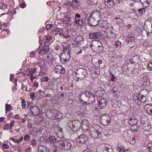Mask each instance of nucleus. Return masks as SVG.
<instances>
[{
	"label": "nucleus",
	"mask_w": 152,
	"mask_h": 152,
	"mask_svg": "<svg viewBox=\"0 0 152 152\" xmlns=\"http://www.w3.org/2000/svg\"><path fill=\"white\" fill-rule=\"evenodd\" d=\"M148 93V91L146 89H144L140 91L139 95L142 96H145Z\"/></svg>",
	"instance_id": "24"
},
{
	"label": "nucleus",
	"mask_w": 152,
	"mask_h": 152,
	"mask_svg": "<svg viewBox=\"0 0 152 152\" xmlns=\"http://www.w3.org/2000/svg\"><path fill=\"white\" fill-rule=\"evenodd\" d=\"M131 132L129 130H126L124 131L123 134V137L125 138H128L130 137V134L129 132Z\"/></svg>",
	"instance_id": "27"
},
{
	"label": "nucleus",
	"mask_w": 152,
	"mask_h": 152,
	"mask_svg": "<svg viewBox=\"0 0 152 152\" xmlns=\"http://www.w3.org/2000/svg\"><path fill=\"white\" fill-rule=\"evenodd\" d=\"M55 144L57 148L60 149H64V150H69L71 148L72 145L69 142L67 141L62 140Z\"/></svg>",
	"instance_id": "3"
},
{
	"label": "nucleus",
	"mask_w": 152,
	"mask_h": 152,
	"mask_svg": "<svg viewBox=\"0 0 152 152\" xmlns=\"http://www.w3.org/2000/svg\"><path fill=\"white\" fill-rule=\"evenodd\" d=\"M84 41V39L82 36H78L73 40L72 43L73 46L75 47L79 46L83 43Z\"/></svg>",
	"instance_id": "10"
},
{
	"label": "nucleus",
	"mask_w": 152,
	"mask_h": 152,
	"mask_svg": "<svg viewBox=\"0 0 152 152\" xmlns=\"http://www.w3.org/2000/svg\"><path fill=\"white\" fill-rule=\"evenodd\" d=\"M101 34L99 32H91L88 34V36L91 39H100L101 37Z\"/></svg>",
	"instance_id": "15"
},
{
	"label": "nucleus",
	"mask_w": 152,
	"mask_h": 152,
	"mask_svg": "<svg viewBox=\"0 0 152 152\" xmlns=\"http://www.w3.org/2000/svg\"><path fill=\"white\" fill-rule=\"evenodd\" d=\"M10 125L9 124H6L4 126L3 128L5 130H7L9 129V127L10 128Z\"/></svg>",
	"instance_id": "41"
},
{
	"label": "nucleus",
	"mask_w": 152,
	"mask_h": 152,
	"mask_svg": "<svg viewBox=\"0 0 152 152\" xmlns=\"http://www.w3.org/2000/svg\"><path fill=\"white\" fill-rule=\"evenodd\" d=\"M81 123L79 121H74L69 122L68 124V126L74 131H77L81 127Z\"/></svg>",
	"instance_id": "5"
},
{
	"label": "nucleus",
	"mask_w": 152,
	"mask_h": 152,
	"mask_svg": "<svg viewBox=\"0 0 152 152\" xmlns=\"http://www.w3.org/2000/svg\"><path fill=\"white\" fill-rule=\"evenodd\" d=\"M30 145H31L33 146H35L37 145V142L36 140L33 139L30 141Z\"/></svg>",
	"instance_id": "33"
},
{
	"label": "nucleus",
	"mask_w": 152,
	"mask_h": 152,
	"mask_svg": "<svg viewBox=\"0 0 152 152\" xmlns=\"http://www.w3.org/2000/svg\"><path fill=\"white\" fill-rule=\"evenodd\" d=\"M133 99L135 102H137L138 103V101H139V97L137 96H135L133 97Z\"/></svg>",
	"instance_id": "43"
},
{
	"label": "nucleus",
	"mask_w": 152,
	"mask_h": 152,
	"mask_svg": "<svg viewBox=\"0 0 152 152\" xmlns=\"http://www.w3.org/2000/svg\"><path fill=\"white\" fill-rule=\"evenodd\" d=\"M41 80V81L47 82L48 80V77L45 76L42 77Z\"/></svg>",
	"instance_id": "40"
},
{
	"label": "nucleus",
	"mask_w": 152,
	"mask_h": 152,
	"mask_svg": "<svg viewBox=\"0 0 152 152\" xmlns=\"http://www.w3.org/2000/svg\"><path fill=\"white\" fill-rule=\"evenodd\" d=\"M30 110L31 113L34 116H37L39 114L40 109L37 106H30Z\"/></svg>",
	"instance_id": "13"
},
{
	"label": "nucleus",
	"mask_w": 152,
	"mask_h": 152,
	"mask_svg": "<svg viewBox=\"0 0 152 152\" xmlns=\"http://www.w3.org/2000/svg\"><path fill=\"white\" fill-rule=\"evenodd\" d=\"M2 5L1 6V9H5L7 8V5L4 4H1Z\"/></svg>",
	"instance_id": "50"
},
{
	"label": "nucleus",
	"mask_w": 152,
	"mask_h": 152,
	"mask_svg": "<svg viewBox=\"0 0 152 152\" xmlns=\"http://www.w3.org/2000/svg\"><path fill=\"white\" fill-rule=\"evenodd\" d=\"M144 27L145 28L146 30L148 31L149 34L152 32V24L150 23H145Z\"/></svg>",
	"instance_id": "19"
},
{
	"label": "nucleus",
	"mask_w": 152,
	"mask_h": 152,
	"mask_svg": "<svg viewBox=\"0 0 152 152\" xmlns=\"http://www.w3.org/2000/svg\"><path fill=\"white\" fill-rule=\"evenodd\" d=\"M23 137H22L20 138L19 139H18L17 140H18V143H19L20 142L23 140Z\"/></svg>",
	"instance_id": "60"
},
{
	"label": "nucleus",
	"mask_w": 152,
	"mask_h": 152,
	"mask_svg": "<svg viewBox=\"0 0 152 152\" xmlns=\"http://www.w3.org/2000/svg\"><path fill=\"white\" fill-rule=\"evenodd\" d=\"M111 121V118L109 115L106 114H103L101 115L100 118L101 123L104 126H107L109 124Z\"/></svg>",
	"instance_id": "9"
},
{
	"label": "nucleus",
	"mask_w": 152,
	"mask_h": 152,
	"mask_svg": "<svg viewBox=\"0 0 152 152\" xmlns=\"http://www.w3.org/2000/svg\"><path fill=\"white\" fill-rule=\"evenodd\" d=\"M38 82H35L34 83H33V86L36 88H37L38 87Z\"/></svg>",
	"instance_id": "53"
},
{
	"label": "nucleus",
	"mask_w": 152,
	"mask_h": 152,
	"mask_svg": "<svg viewBox=\"0 0 152 152\" xmlns=\"http://www.w3.org/2000/svg\"><path fill=\"white\" fill-rule=\"evenodd\" d=\"M145 125H146V124H143V127H144L145 130L147 131L149 130L151 128V126L148 124L146 126H145Z\"/></svg>",
	"instance_id": "34"
},
{
	"label": "nucleus",
	"mask_w": 152,
	"mask_h": 152,
	"mask_svg": "<svg viewBox=\"0 0 152 152\" xmlns=\"http://www.w3.org/2000/svg\"><path fill=\"white\" fill-rule=\"evenodd\" d=\"M38 151L39 152H49L50 150L46 146L41 145L39 146Z\"/></svg>",
	"instance_id": "21"
},
{
	"label": "nucleus",
	"mask_w": 152,
	"mask_h": 152,
	"mask_svg": "<svg viewBox=\"0 0 152 152\" xmlns=\"http://www.w3.org/2000/svg\"><path fill=\"white\" fill-rule=\"evenodd\" d=\"M139 13L141 14H145L146 11L145 9L144 8H142L141 9H139L138 10Z\"/></svg>",
	"instance_id": "31"
},
{
	"label": "nucleus",
	"mask_w": 152,
	"mask_h": 152,
	"mask_svg": "<svg viewBox=\"0 0 152 152\" xmlns=\"http://www.w3.org/2000/svg\"><path fill=\"white\" fill-rule=\"evenodd\" d=\"M146 108L147 107L146 111L150 115L152 114V106L149 104L145 106Z\"/></svg>",
	"instance_id": "25"
},
{
	"label": "nucleus",
	"mask_w": 152,
	"mask_h": 152,
	"mask_svg": "<svg viewBox=\"0 0 152 152\" xmlns=\"http://www.w3.org/2000/svg\"><path fill=\"white\" fill-rule=\"evenodd\" d=\"M86 126H88L89 123L88 121L87 120H84L83 121L81 125H83Z\"/></svg>",
	"instance_id": "37"
},
{
	"label": "nucleus",
	"mask_w": 152,
	"mask_h": 152,
	"mask_svg": "<svg viewBox=\"0 0 152 152\" xmlns=\"http://www.w3.org/2000/svg\"><path fill=\"white\" fill-rule=\"evenodd\" d=\"M87 110H84L83 109H80V110L78 112V113L81 114L82 115H84Z\"/></svg>",
	"instance_id": "35"
},
{
	"label": "nucleus",
	"mask_w": 152,
	"mask_h": 152,
	"mask_svg": "<svg viewBox=\"0 0 152 152\" xmlns=\"http://www.w3.org/2000/svg\"><path fill=\"white\" fill-rule=\"evenodd\" d=\"M111 91L113 92L114 95L116 96L117 95V92H118V88L116 87H114L112 89Z\"/></svg>",
	"instance_id": "30"
},
{
	"label": "nucleus",
	"mask_w": 152,
	"mask_h": 152,
	"mask_svg": "<svg viewBox=\"0 0 152 152\" xmlns=\"http://www.w3.org/2000/svg\"><path fill=\"white\" fill-rule=\"evenodd\" d=\"M46 38L45 39V42H49L52 39V37L50 36H46Z\"/></svg>",
	"instance_id": "36"
},
{
	"label": "nucleus",
	"mask_w": 152,
	"mask_h": 152,
	"mask_svg": "<svg viewBox=\"0 0 152 152\" xmlns=\"http://www.w3.org/2000/svg\"><path fill=\"white\" fill-rule=\"evenodd\" d=\"M52 26V25L51 24H47L46 25V29L47 30H49Z\"/></svg>",
	"instance_id": "49"
},
{
	"label": "nucleus",
	"mask_w": 152,
	"mask_h": 152,
	"mask_svg": "<svg viewBox=\"0 0 152 152\" xmlns=\"http://www.w3.org/2000/svg\"><path fill=\"white\" fill-rule=\"evenodd\" d=\"M90 47L94 52L97 53L102 52L104 48L102 43L99 40H95L90 45Z\"/></svg>",
	"instance_id": "2"
},
{
	"label": "nucleus",
	"mask_w": 152,
	"mask_h": 152,
	"mask_svg": "<svg viewBox=\"0 0 152 152\" xmlns=\"http://www.w3.org/2000/svg\"><path fill=\"white\" fill-rule=\"evenodd\" d=\"M74 19V23L77 24L78 26H84L86 24V19L84 18H81V15L78 13H76L75 15Z\"/></svg>",
	"instance_id": "7"
},
{
	"label": "nucleus",
	"mask_w": 152,
	"mask_h": 152,
	"mask_svg": "<svg viewBox=\"0 0 152 152\" xmlns=\"http://www.w3.org/2000/svg\"><path fill=\"white\" fill-rule=\"evenodd\" d=\"M90 15L97 20L99 19L101 17L100 12L97 11H93Z\"/></svg>",
	"instance_id": "20"
},
{
	"label": "nucleus",
	"mask_w": 152,
	"mask_h": 152,
	"mask_svg": "<svg viewBox=\"0 0 152 152\" xmlns=\"http://www.w3.org/2000/svg\"><path fill=\"white\" fill-rule=\"evenodd\" d=\"M49 49V46L48 45H45L42 47V54H45L46 53L48 52Z\"/></svg>",
	"instance_id": "28"
},
{
	"label": "nucleus",
	"mask_w": 152,
	"mask_h": 152,
	"mask_svg": "<svg viewBox=\"0 0 152 152\" xmlns=\"http://www.w3.org/2000/svg\"><path fill=\"white\" fill-rule=\"evenodd\" d=\"M118 152H128V150L125 149L124 147L121 145L119 146V144L117 145V147Z\"/></svg>",
	"instance_id": "23"
},
{
	"label": "nucleus",
	"mask_w": 152,
	"mask_h": 152,
	"mask_svg": "<svg viewBox=\"0 0 152 152\" xmlns=\"http://www.w3.org/2000/svg\"><path fill=\"white\" fill-rule=\"evenodd\" d=\"M30 97L32 98H34L35 97V96L34 95V93H31L30 94Z\"/></svg>",
	"instance_id": "61"
},
{
	"label": "nucleus",
	"mask_w": 152,
	"mask_h": 152,
	"mask_svg": "<svg viewBox=\"0 0 152 152\" xmlns=\"http://www.w3.org/2000/svg\"><path fill=\"white\" fill-rule=\"evenodd\" d=\"M39 141L41 144H46L49 142L48 138L45 136L41 137L39 139Z\"/></svg>",
	"instance_id": "18"
},
{
	"label": "nucleus",
	"mask_w": 152,
	"mask_h": 152,
	"mask_svg": "<svg viewBox=\"0 0 152 152\" xmlns=\"http://www.w3.org/2000/svg\"><path fill=\"white\" fill-rule=\"evenodd\" d=\"M79 97L80 102H83L84 105L93 103L95 100V95L90 91L88 90L81 92Z\"/></svg>",
	"instance_id": "1"
},
{
	"label": "nucleus",
	"mask_w": 152,
	"mask_h": 152,
	"mask_svg": "<svg viewBox=\"0 0 152 152\" xmlns=\"http://www.w3.org/2000/svg\"><path fill=\"white\" fill-rule=\"evenodd\" d=\"M88 136L84 134L79 136L76 139L77 142L79 143L84 144L87 143L88 141Z\"/></svg>",
	"instance_id": "11"
},
{
	"label": "nucleus",
	"mask_w": 152,
	"mask_h": 152,
	"mask_svg": "<svg viewBox=\"0 0 152 152\" xmlns=\"http://www.w3.org/2000/svg\"><path fill=\"white\" fill-rule=\"evenodd\" d=\"M127 38H133V34H130L128 35Z\"/></svg>",
	"instance_id": "58"
},
{
	"label": "nucleus",
	"mask_w": 152,
	"mask_h": 152,
	"mask_svg": "<svg viewBox=\"0 0 152 152\" xmlns=\"http://www.w3.org/2000/svg\"><path fill=\"white\" fill-rule=\"evenodd\" d=\"M128 123L129 125L132 126L135 124H137V120L134 118H130L128 119Z\"/></svg>",
	"instance_id": "22"
},
{
	"label": "nucleus",
	"mask_w": 152,
	"mask_h": 152,
	"mask_svg": "<svg viewBox=\"0 0 152 152\" xmlns=\"http://www.w3.org/2000/svg\"><path fill=\"white\" fill-rule=\"evenodd\" d=\"M112 77L111 79V80L113 81H115V79H116V78L114 76V75L112 74Z\"/></svg>",
	"instance_id": "55"
},
{
	"label": "nucleus",
	"mask_w": 152,
	"mask_h": 152,
	"mask_svg": "<svg viewBox=\"0 0 152 152\" xmlns=\"http://www.w3.org/2000/svg\"><path fill=\"white\" fill-rule=\"evenodd\" d=\"M82 152H94V151L89 149L87 148L84 150Z\"/></svg>",
	"instance_id": "54"
},
{
	"label": "nucleus",
	"mask_w": 152,
	"mask_h": 152,
	"mask_svg": "<svg viewBox=\"0 0 152 152\" xmlns=\"http://www.w3.org/2000/svg\"><path fill=\"white\" fill-rule=\"evenodd\" d=\"M98 130L94 127L90 128L89 131L91 137L93 138H98L101 137V129L100 127Z\"/></svg>",
	"instance_id": "6"
},
{
	"label": "nucleus",
	"mask_w": 152,
	"mask_h": 152,
	"mask_svg": "<svg viewBox=\"0 0 152 152\" xmlns=\"http://www.w3.org/2000/svg\"><path fill=\"white\" fill-rule=\"evenodd\" d=\"M96 95L98 97H102L105 93V91L103 88H98L94 91Z\"/></svg>",
	"instance_id": "16"
},
{
	"label": "nucleus",
	"mask_w": 152,
	"mask_h": 152,
	"mask_svg": "<svg viewBox=\"0 0 152 152\" xmlns=\"http://www.w3.org/2000/svg\"><path fill=\"white\" fill-rule=\"evenodd\" d=\"M22 106L23 108H24L26 106V104L25 103V100L23 99L22 100Z\"/></svg>",
	"instance_id": "45"
},
{
	"label": "nucleus",
	"mask_w": 152,
	"mask_h": 152,
	"mask_svg": "<svg viewBox=\"0 0 152 152\" xmlns=\"http://www.w3.org/2000/svg\"><path fill=\"white\" fill-rule=\"evenodd\" d=\"M36 71V69H31V70H30L29 71V72L31 74L34 73Z\"/></svg>",
	"instance_id": "59"
},
{
	"label": "nucleus",
	"mask_w": 152,
	"mask_h": 152,
	"mask_svg": "<svg viewBox=\"0 0 152 152\" xmlns=\"http://www.w3.org/2000/svg\"><path fill=\"white\" fill-rule=\"evenodd\" d=\"M27 126L28 128H31L32 127V125L30 123H28L27 124Z\"/></svg>",
	"instance_id": "62"
},
{
	"label": "nucleus",
	"mask_w": 152,
	"mask_h": 152,
	"mask_svg": "<svg viewBox=\"0 0 152 152\" xmlns=\"http://www.w3.org/2000/svg\"><path fill=\"white\" fill-rule=\"evenodd\" d=\"M98 106L100 109H103L107 105V101L104 98H101L99 99Z\"/></svg>",
	"instance_id": "14"
},
{
	"label": "nucleus",
	"mask_w": 152,
	"mask_h": 152,
	"mask_svg": "<svg viewBox=\"0 0 152 152\" xmlns=\"http://www.w3.org/2000/svg\"><path fill=\"white\" fill-rule=\"evenodd\" d=\"M48 140L49 142H50L51 143H53L55 148H57L55 144H56V143L58 142L59 141L53 135L50 136Z\"/></svg>",
	"instance_id": "17"
},
{
	"label": "nucleus",
	"mask_w": 152,
	"mask_h": 152,
	"mask_svg": "<svg viewBox=\"0 0 152 152\" xmlns=\"http://www.w3.org/2000/svg\"><path fill=\"white\" fill-rule=\"evenodd\" d=\"M115 45L117 48H121V42L118 40L115 42Z\"/></svg>",
	"instance_id": "38"
},
{
	"label": "nucleus",
	"mask_w": 152,
	"mask_h": 152,
	"mask_svg": "<svg viewBox=\"0 0 152 152\" xmlns=\"http://www.w3.org/2000/svg\"><path fill=\"white\" fill-rule=\"evenodd\" d=\"M133 38H127L126 40L129 42H132Z\"/></svg>",
	"instance_id": "64"
},
{
	"label": "nucleus",
	"mask_w": 152,
	"mask_h": 152,
	"mask_svg": "<svg viewBox=\"0 0 152 152\" xmlns=\"http://www.w3.org/2000/svg\"><path fill=\"white\" fill-rule=\"evenodd\" d=\"M131 129L132 130L136 132L139 131L140 129V128L139 126H138L137 124H135L132 125Z\"/></svg>",
	"instance_id": "26"
},
{
	"label": "nucleus",
	"mask_w": 152,
	"mask_h": 152,
	"mask_svg": "<svg viewBox=\"0 0 152 152\" xmlns=\"http://www.w3.org/2000/svg\"><path fill=\"white\" fill-rule=\"evenodd\" d=\"M11 140L15 142L18 143V140H17L16 137H15V138H11Z\"/></svg>",
	"instance_id": "52"
},
{
	"label": "nucleus",
	"mask_w": 152,
	"mask_h": 152,
	"mask_svg": "<svg viewBox=\"0 0 152 152\" xmlns=\"http://www.w3.org/2000/svg\"><path fill=\"white\" fill-rule=\"evenodd\" d=\"M14 122L15 121H11L10 124H9L10 125V129H11V128L13 126Z\"/></svg>",
	"instance_id": "57"
},
{
	"label": "nucleus",
	"mask_w": 152,
	"mask_h": 152,
	"mask_svg": "<svg viewBox=\"0 0 152 152\" xmlns=\"http://www.w3.org/2000/svg\"><path fill=\"white\" fill-rule=\"evenodd\" d=\"M62 66L59 65H57L56 66L54 69L55 72L57 73L59 72V70L62 69Z\"/></svg>",
	"instance_id": "29"
},
{
	"label": "nucleus",
	"mask_w": 152,
	"mask_h": 152,
	"mask_svg": "<svg viewBox=\"0 0 152 152\" xmlns=\"http://www.w3.org/2000/svg\"><path fill=\"white\" fill-rule=\"evenodd\" d=\"M93 4H97V0H89Z\"/></svg>",
	"instance_id": "48"
},
{
	"label": "nucleus",
	"mask_w": 152,
	"mask_h": 152,
	"mask_svg": "<svg viewBox=\"0 0 152 152\" xmlns=\"http://www.w3.org/2000/svg\"><path fill=\"white\" fill-rule=\"evenodd\" d=\"M65 69L64 68L62 67V69H61V70H59V72L63 74L65 72Z\"/></svg>",
	"instance_id": "51"
},
{
	"label": "nucleus",
	"mask_w": 152,
	"mask_h": 152,
	"mask_svg": "<svg viewBox=\"0 0 152 152\" xmlns=\"http://www.w3.org/2000/svg\"><path fill=\"white\" fill-rule=\"evenodd\" d=\"M148 140L150 142H152V134H149L147 137Z\"/></svg>",
	"instance_id": "44"
},
{
	"label": "nucleus",
	"mask_w": 152,
	"mask_h": 152,
	"mask_svg": "<svg viewBox=\"0 0 152 152\" xmlns=\"http://www.w3.org/2000/svg\"><path fill=\"white\" fill-rule=\"evenodd\" d=\"M97 150L99 152H113L111 146L107 144L103 143L98 146Z\"/></svg>",
	"instance_id": "4"
},
{
	"label": "nucleus",
	"mask_w": 152,
	"mask_h": 152,
	"mask_svg": "<svg viewBox=\"0 0 152 152\" xmlns=\"http://www.w3.org/2000/svg\"><path fill=\"white\" fill-rule=\"evenodd\" d=\"M148 148L149 151L151 152H152V145L150 147L148 146Z\"/></svg>",
	"instance_id": "63"
},
{
	"label": "nucleus",
	"mask_w": 152,
	"mask_h": 152,
	"mask_svg": "<svg viewBox=\"0 0 152 152\" xmlns=\"http://www.w3.org/2000/svg\"><path fill=\"white\" fill-rule=\"evenodd\" d=\"M5 110L6 111H8L9 110L7 109L10 108L11 106L10 105L8 104H6L5 105Z\"/></svg>",
	"instance_id": "47"
},
{
	"label": "nucleus",
	"mask_w": 152,
	"mask_h": 152,
	"mask_svg": "<svg viewBox=\"0 0 152 152\" xmlns=\"http://www.w3.org/2000/svg\"><path fill=\"white\" fill-rule=\"evenodd\" d=\"M75 73L77 75V77L80 78L81 79H84L87 75V70L83 68L77 69Z\"/></svg>",
	"instance_id": "8"
},
{
	"label": "nucleus",
	"mask_w": 152,
	"mask_h": 152,
	"mask_svg": "<svg viewBox=\"0 0 152 152\" xmlns=\"http://www.w3.org/2000/svg\"><path fill=\"white\" fill-rule=\"evenodd\" d=\"M87 22L91 26L93 27L99 24V20L93 17L92 16H91L90 15L88 19Z\"/></svg>",
	"instance_id": "12"
},
{
	"label": "nucleus",
	"mask_w": 152,
	"mask_h": 152,
	"mask_svg": "<svg viewBox=\"0 0 152 152\" xmlns=\"http://www.w3.org/2000/svg\"><path fill=\"white\" fill-rule=\"evenodd\" d=\"M81 127L82 128L83 131L85 132L88 130L89 128L88 126H86L83 125H81Z\"/></svg>",
	"instance_id": "32"
},
{
	"label": "nucleus",
	"mask_w": 152,
	"mask_h": 152,
	"mask_svg": "<svg viewBox=\"0 0 152 152\" xmlns=\"http://www.w3.org/2000/svg\"><path fill=\"white\" fill-rule=\"evenodd\" d=\"M2 147H3V148L6 149H8L9 148V145L5 143L3 144L2 145Z\"/></svg>",
	"instance_id": "46"
},
{
	"label": "nucleus",
	"mask_w": 152,
	"mask_h": 152,
	"mask_svg": "<svg viewBox=\"0 0 152 152\" xmlns=\"http://www.w3.org/2000/svg\"><path fill=\"white\" fill-rule=\"evenodd\" d=\"M114 4V2L112 0L111 1H110V2L109 3H107V4H106V5L107 7H110L111 6H112Z\"/></svg>",
	"instance_id": "42"
},
{
	"label": "nucleus",
	"mask_w": 152,
	"mask_h": 152,
	"mask_svg": "<svg viewBox=\"0 0 152 152\" xmlns=\"http://www.w3.org/2000/svg\"><path fill=\"white\" fill-rule=\"evenodd\" d=\"M36 53L35 52L33 51L30 54V56L32 57H33L36 56Z\"/></svg>",
	"instance_id": "56"
},
{
	"label": "nucleus",
	"mask_w": 152,
	"mask_h": 152,
	"mask_svg": "<svg viewBox=\"0 0 152 152\" xmlns=\"http://www.w3.org/2000/svg\"><path fill=\"white\" fill-rule=\"evenodd\" d=\"M29 138L30 136L26 134L25 135L24 137V140H25L26 142L29 140Z\"/></svg>",
	"instance_id": "39"
}]
</instances>
